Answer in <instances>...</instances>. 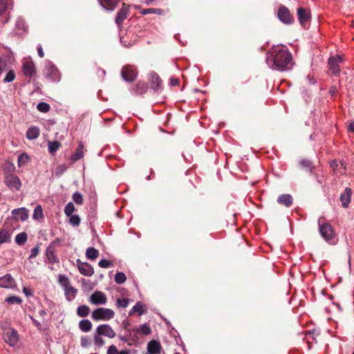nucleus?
Segmentation results:
<instances>
[{"instance_id":"obj_1","label":"nucleus","mask_w":354,"mask_h":354,"mask_svg":"<svg viewBox=\"0 0 354 354\" xmlns=\"http://www.w3.org/2000/svg\"><path fill=\"white\" fill-rule=\"evenodd\" d=\"M266 63L272 69L287 71L291 69L292 66V55L286 46H273L267 53Z\"/></svg>"},{"instance_id":"obj_2","label":"nucleus","mask_w":354,"mask_h":354,"mask_svg":"<svg viewBox=\"0 0 354 354\" xmlns=\"http://www.w3.org/2000/svg\"><path fill=\"white\" fill-rule=\"evenodd\" d=\"M319 231L322 237L330 244L335 243L336 233L329 223H322L319 225Z\"/></svg>"},{"instance_id":"obj_3","label":"nucleus","mask_w":354,"mask_h":354,"mask_svg":"<svg viewBox=\"0 0 354 354\" xmlns=\"http://www.w3.org/2000/svg\"><path fill=\"white\" fill-rule=\"evenodd\" d=\"M44 75L50 82H59L61 79V75L57 67L50 62L45 64L44 69Z\"/></svg>"},{"instance_id":"obj_4","label":"nucleus","mask_w":354,"mask_h":354,"mask_svg":"<svg viewBox=\"0 0 354 354\" xmlns=\"http://www.w3.org/2000/svg\"><path fill=\"white\" fill-rule=\"evenodd\" d=\"M115 313L110 308H98L92 313L91 317L95 321H108L113 318Z\"/></svg>"},{"instance_id":"obj_5","label":"nucleus","mask_w":354,"mask_h":354,"mask_svg":"<svg viewBox=\"0 0 354 354\" xmlns=\"http://www.w3.org/2000/svg\"><path fill=\"white\" fill-rule=\"evenodd\" d=\"M22 71L24 75L32 77L36 73L35 65L30 57L24 58L22 61Z\"/></svg>"},{"instance_id":"obj_6","label":"nucleus","mask_w":354,"mask_h":354,"mask_svg":"<svg viewBox=\"0 0 354 354\" xmlns=\"http://www.w3.org/2000/svg\"><path fill=\"white\" fill-rule=\"evenodd\" d=\"M121 75L124 80L127 82H133L137 76V71L133 66H123Z\"/></svg>"},{"instance_id":"obj_7","label":"nucleus","mask_w":354,"mask_h":354,"mask_svg":"<svg viewBox=\"0 0 354 354\" xmlns=\"http://www.w3.org/2000/svg\"><path fill=\"white\" fill-rule=\"evenodd\" d=\"M5 183L12 191L19 190L21 186L19 178L14 174L7 175L5 178Z\"/></svg>"},{"instance_id":"obj_8","label":"nucleus","mask_w":354,"mask_h":354,"mask_svg":"<svg viewBox=\"0 0 354 354\" xmlns=\"http://www.w3.org/2000/svg\"><path fill=\"white\" fill-rule=\"evenodd\" d=\"M3 339L10 346H15L19 340L18 333L16 330L12 328L7 332H3Z\"/></svg>"},{"instance_id":"obj_9","label":"nucleus","mask_w":354,"mask_h":354,"mask_svg":"<svg viewBox=\"0 0 354 354\" xmlns=\"http://www.w3.org/2000/svg\"><path fill=\"white\" fill-rule=\"evenodd\" d=\"M279 19L286 24H290L293 22L294 19L290 15L288 9L284 6H280L277 14Z\"/></svg>"},{"instance_id":"obj_10","label":"nucleus","mask_w":354,"mask_h":354,"mask_svg":"<svg viewBox=\"0 0 354 354\" xmlns=\"http://www.w3.org/2000/svg\"><path fill=\"white\" fill-rule=\"evenodd\" d=\"M129 13V6L126 3H123L122 8L118 12L115 17V24L120 28L122 26L124 20L127 17Z\"/></svg>"},{"instance_id":"obj_11","label":"nucleus","mask_w":354,"mask_h":354,"mask_svg":"<svg viewBox=\"0 0 354 354\" xmlns=\"http://www.w3.org/2000/svg\"><path fill=\"white\" fill-rule=\"evenodd\" d=\"M297 17L300 24L303 27H306L311 18L310 10L299 8L297 9Z\"/></svg>"},{"instance_id":"obj_12","label":"nucleus","mask_w":354,"mask_h":354,"mask_svg":"<svg viewBox=\"0 0 354 354\" xmlns=\"http://www.w3.org/2000/svg\"><path fill=\"white\" fill-rule=\"evenodd\" d=\"M343 62V57L340 55L330 57L328 59V66L330 71L334 74L337 75L340 71L339 64Z\"/></svg>"},{"instance_id":"obj_13","label":"nucleus","mask_w":354,"mask_h":354,"mask_svg":"<svg viewBox=\"0 0 354 354\" xmlns=\"http://www.w3.org/2000/svg\"><path fill=\"white\" fill-rule=\"evenodd\" d=\"M89 301L94 305L105 304L107 301V298L104 292L95 291L91 295Z\"/></svg>"},{"instance_id":"obj_14","label":"nucleus","mask_w":354,"mask_h":354,"mask_svg":"<svg viewBox=\"0 0 354 354\" xmlns=\"http://www.w3.org/2000/svg\"><path fill=\"white\" fill-rule=\"evenodd\" d=\"M149 81L151 83V87L154 91L159 92L162 91V80L157 73L155 72L150 73Z\"/></svg>"},{"instance_id":"obj_15","label":"nucleus","mask_w":354,"mask_h":354,"mask_svg":"<svg viewBox=\"0 0 354 354\" xmlns=\"http://www.w3.org/2000/svg\"><path fill=\"white\" fill-rule=\"evenodd\" d=\"M15 221H25L28 218V212L25 207L15 209L12 211Z\"/></svg>"},{"instance_id":"obj_16","label":"nucleus","mask_w":354,"mask_h":354,"mask_svg":"<svg viewBox=\"0 0 354 354\" xmlns=\"http://www.w3.org/2000/svg\"><path fill=\"white\" fill-rule=\"evenodd\" d=\"M96 333L98 335H104L109 338H113L115 336V333L111 326L108 324H102L97 326Z\"/></svg>"},{"instance_id":"obj_17","label":"nucleus","mask_w":354,"mask_h":354,"mask_svg":"<svg viewBox=\"0 0 354 354\" xmlns=\"http://www.w3.org/2000/svg\"><path fill=\"white\" fill-rule=\"evenodd\" d=\"M77 268L80 272L85 276H92L94 273L93 268L86 262H82L80 260H77Z\"/></svg>"},{"instance_id":"obj_18","label":"nucleus","mask_w":354,"mask_h":354,"mask_svg":"<svg viewBox=\"0 0 354 354\" xmlns=\"http://www.w3.org/2000/svg\"><path fill=\"white\" fill-rule=\"evenodd\" d=\"M15 286V281L10 274H7L0 277V288H14Z\"/></svg>"},{"instance_id":"obj_19","label":"nucleus","mask_w":354,"mask_h":354,"mask_svg":"<svg viewBox=\"0 0 354 354\" xmlns=\"http://www.w3.org/2000/svg\"><path fill=\"white\" fill-rule=\"evenodd\" d=\"M351 189L347 187L344 189V192L340 195V201L342 203V207L345 208L348 207V205L351 199Z\"/></svg>"},{"instance_id":"obj_20","label":"nucleus","mask_w":354,"mask_h":354,"mask_svg":"<svg viewBox=\"0 0 354 354\" xmlns=\"http://www.w3.org/2000/svg\"><path fill=\"white\" fill-rule=\"evenodd\" d=\"M161 345L156 340H151L147 344V351L149 354H160Z\"/></svg>"},{"instance_id":"obj_21","label":"nucleus","mask_w":354,"mask_h":354,"mask_svg":"<svg viewBox=\"0 0 354 354\" xmlns=\"http://www.w3.org/2000/svg\"><path fill=\"white\" fill-rule=\"evenodd\" d=\"M277 202L280 205H283L288 207L292 205L293 199L290 194H281L278 197Z\"/></svg>"},{"instance_id":"obj_22","label":"nucleus","mask_w":354,"mask_h":354,"mask_svg":"<svg viewBox=\"0 0 354 354\" xmlns=\"http://www.w3.org/2000/svg\"><path fill=\"white\" fill-rule=\"evenodd\" d=\"M12 230L2 228L0 230V245L8 243L11 240Z\"/></svg>"},{"instance_id":"obj_23","label":"nucleus","mask_w":354,"mask_h":354,"mask_svg":"<svg viewBox=\"0 0 354 354\" xmlns=\"http://www.w3.org/2000/svg\"><path fill=\"white\" fill-rule=\"evenodd\" d=\"M84 156V145L82 142H80L75 151L71 155V160L76 162Z\"/></svg>"},{"instance_id":"obj_24","label":"nucleus","mask_w":354,"mask_h":354,"mask_svg":"<svg viewBox=\"0 0 354 354\" xmlns=\"http://www.w3.org/2000/svg\"><path fill=\"white\" fill-rule=\"evenodd\" d=\"M120 0H100V5L106 10H113Z\"/></svg>"},{"instance_id":"obj_25","label":"nucleus","mask_w":354,"mask_h":354,"mask_svg":"<svg viewBox=\"0 0 354 354\" xmlns=\"http://www.w3.org/2000/svg\"><path fill=\"white\" fill-rule=\"evenodd\" d=\"M39 136V129L37 127L29 128L26 131V138L28 140H35Z\"/></svg>"},{"instance_id":"obj_26","label":"nucleus","mask_w":354,"mask_h":354,"mask_svg":"<svg viewBox=\"0 0 354 354\" xmlns=\"http://www.w3.org/2000/svg\"><path fill=\"white\" fill-rule=\"evenodd\" d=\"M148 89L147 84L145 82H138L133 89L136 95H142L147 92Z\"/></svg>"},{"instance_id":"obj_27","label":"nucleus","mask_w":354,"mask_h":354,"mask_svg":"<svg viewBox=\"0 0 354 354\" xmlns=\"http://www.w3.org/2000/svg\"><path fill=\"white\" fill-rule=\"evenodd\" d=\"M79 328L83 332H88L92 328V324L88 319H82L79 322Z\"/></svg>"},{"instance_id":"obj_28","label":"nucleus","mask_w":354,"mask_h":354,"mask_svg":"<svg viewBox=\"0 0 354 354\" xmlns=\"http://www.w3.org/2000/svg\"><path fill=\"white\" fill-rule=\"evenodd\" d=\"M99 252L97 249L93 247L87 248L86 251V257L88 259L95 260L97 258Z\"/></svg>"},{"instance_id":"obj_29","label":"nucleus","mask_w":354,"mask_h":354,"mask_svg":"<svg viewBox=\"0 0 354 354\" xmlns=\"http://www.w3.org/2000/svg\"><path fill=\"white\" fill-rule=\"evenodd\" d=\"M64 288L67 299L69 301L72 300L76 295L77 290L70 285Z\"/></svg>"},{"instance_id":"obj_30","label":"nucleus","mask_w":354,"mask_h":354,"mask_svg":"<svg viewBox=\"0 0 354 354\" xmlns=\"http://www.w3.org/2000/svg\"><path fill=\"white\" fill-rule=\"evenodd\" d=\"M90 313V308L86 305L80 306L77 308V315L80 317H85L88 315Z\"/></svg>"},{"instance_id":"obj_31","label":"nucleus","mask_w":354,"mask_h":354,"mask_svg":"<svg viewBox=\"0 0 354 354\" xmlns=\"http://www.w3.org/2000/svg\"><path fill=\"white\" fill-rule=\"evenodd\" d=\"M28 235L26 232H21L15 237V242L19 245H23L27 241Z\"/></svg>"},{"instance_id":"obj_32","label":"nucleus","mask_w":354,"mask_h":354,"mask_svg":"<svg viewBox=\"0 0 354 354\" xmlns=\"http://www.w3.org/2000/svg\"><path fill=\"white\" fill-rule=\"evenodd\" d=\"M48 151L53 154L56 152L61 147V143L58 141H49L48 144Z\"/></svg>"},{"instance_id":"obj_33","label":"nucleus","mask_w":354,"mask_h":354,"mask_svg":"<svg viewBox=\"0 0 354 354\" xmlns=\"http://www.w3.org/2000/svg\"><path fill=\"white\" fill-rule=\"evenodd\" d=\"M44 214H43V209L41 205H37L33 212L32 214V218L34 220H39L43 218Z\"/></svg>"},{"instance_id":"obj_34","label":"nucleus","mask_w":354,"mask_h":354,"mask_svg":"<svg viewBox=\"0 0 354 354\" xmlns=\"http://www.w3.org/2000/svg\"><path fill=\"white\" fill-rule=\"evenodd\" d=\"M46 257H47L48 260L49 261V262H50V263L58 262V259L56 257L53 250H52L51 248H48L46 249Z\"/></svg>"},{"instance_id":"obj_35","label":"nucleus","mask_w":354,"mask_h":354,"mask_svg":"<svg viewBox=\"0 0 354 354\" xmlns=\"http://www.w3.org/2000/svg\"><path fill=\"white\" fill-rule=\"evenodd\" d=\"M140 13L142 15H146L148 14H156V15H161L163 14V11H162V10H161L160 8H147V9H143L140 12Z\"/></svg>"},{"instance_id":"obj_36","label":"nucleus","mask_w":354,"mask_h":354,"mask_svg":"<svg viewBox=\"0 0 354 354\" xmlns=\"http://www.w3.org/2000/svg\"><path fill=\"white\" fill-rule=\"evenodd\" d=\"M136 332L145 335H147L151 333V330L147 324H145L141 325L139 328H136Z\"/></svg>"},{"instance_id":"obj_37","label":"nucleus","mask_w":354,"mask_h":354,"mask_svg":"<svg viewBox=\"0 0 354 354\" xmlns=\"http://www.w3.org/2000/svg\"><path fill=\"white\" fill-rule=\"evenodd\" d=\"M114 279L118 284H122L126 281L127 277L124 272H118L115 274Z\"/></svg>"},{"instance_id":"obj_38","label":"nucleus","mask_w":354,"mask_h":354,"mask_svg":"<svg viewBox=\"0 0 354 354\" xmlns=\"http://www.w3.org/2000/svg\"><path fill=\"white\" fill-rule=\"evenodd\" d=\"M29 160V156L26 153H23L18 157V166L22 167L26 165Z\"/></svg>"},{"instance_id":"obj_39","label":"nucleus","mask_w":354,"mask_h":354,"mask_svg":"<svg viewBox=\"0 0 354 354\" xmlns=\"http://www.w3.org/2000/svg\"><path fill=\"white\" fill-rule=\"evenodd\" d=\"M129 304V299L127 298L118 299L116 300V306L118 308H127Z\"/></svg>"},{"instance_id":"obj_40","label":"nucleus","mask_w":354,"mask_h":354,"mask_svg":"<svg viewBox=\"0 0 354 354\" xmlns=\"http://www.w3.org/2000/svg\"><path fill=\"white\" fill-rule=\"evenodd\" d=\"M133 310L138 313L139 315H142L145 313V310L141 302L138 301L133 307Z\"/></svg>"},{"instance_id":"obj_41","label":"nucleus","mask_w":354,"mask_h":354,"mask_svg":"<svg viewBox=\"0 0 354 354\" xmlns=\"http://www.w3.org/2000/svg\"><path fill=\"white\" fill-rule=\"evenodd\" d=\"M37 109L42 113H46L50 110V105L46 102H39L37 106Z\"/></svg>"},{"instance_id":"obj_42","label":"nucleus","mask_w":354,"mask_h":354,"mask_svg":"<svg viewBox=\"0 0 354 354\" xmlns=\"http://www.w3.org/2000/svg\"><path fill=\"white\" fill-rule=\"evenodd\" d=\"M301 166L308 171H311L313 170L312 162L309 160L304 159L300 162Z\"/></svg>"},{"instance_id":"obj_43","label":"nucleus","mask_w":354,"mask_h":354,"mask_svg":"<svg viewBox=\"0 0 354 354\" xmlns=\"http://www.w3.org/2000/svg\"><path fill=\"white\" fill-rule=\"evenodd\" d=\"M59 283L63 288H65L70 285V281L68 277L64 274L59 275Z\"/></svg>"},{"instance_id":"obj_44","label":"nucleus","mask_w":354,"mask_h":354,"mask_svg":"<svg viewBox=\"0 0 354 354\" xmlns=\"http://www.w3.org/2000/svg\"><path fill=\"white\" fill-rule=\"evenodd\" d=\"M98 266L102 268H108L111 266H113V263L112 261L107 259H102L98 262Z\"/></svg>"},{"instance_id":"obj_45","label":"nucleus","mask_w":354,"mask_h":354,"mask_svg":"<svg viewBox=\"0 0 354 354\" xmlns=\"http://www.w3.org/2000/svg\"><path fill=\"white\" fill-rule=\"evenodd\" d=\"M75 211V206L73 203H68L64 209L65 214L68 216H71Z\"/></svg>"},{"instance_id":"obj_46","label":"nucleus","mask_w":354,"mask_h":354,"mask_svg":"<svg viewBox=\"0 0 354 354\" xmlns=\"http://www.w3.org/2000/svg\"><path fill=\"white\" fill-rule=\"evenodd\" d=\"M6 301L9 304H20L22 301L21 299L16 296H10L6 299Z\"/></svg>"},{"instance_id":"obj_47","label":"nucleus","mask_w":354,"mask_h":354,"mask_svg":"<svg viewBox=\"0 0 354 354\" xmlns=\"http://www.w3.org/2000/svg\"><path fill=\"white\" fill-rule=\"evenodd\" d=\"M73 200L77 205H82L83 203L82 195L78 192L73 194Z\"/></svg>"},{"instance_id":"obj_48","label":"nucleus","mask_w":354,"mask_h":354,"mask_svg":"<svg viewBox=\"0 0 354 354\" xmlns=\"http://www.w3.org/2000/svg\"><path fill=\"white\" fill-rule=\"evenodd\" d=\"M15 27L19 30H22V31H25L27 28L26 26L25 21L21 19H19L17 21Z\"/></svg>"},{"instance_id":"obj_49","label":"nucleus","mask_w":354,"mask_h":354,"mask_svg":"<svg viewBox=\"0 0 354 354\" xmlns=\"http://www.w3.org/2000/svg\"><path fill=\"white\" fill-rule=\"evenodd\" d=\"M15 78V74L14 71H10L6 75L3 82H12Z\"/></svg>"},{"instance_id":"obj_50","label":"nucleus","mask_w":354,"mask_h":354,"mask_svg":"<svg viewBox=\"0 0 354 354\" xmlns=\"http://www.w3.org/2000/svg\"><path fill=\"white\" fill-rule=\"evenodd\" d=\"M8 8L6 0H0V15H2Z\"/></svg>"},{"instance_id":"obj_51","label":"nucleus","mask_w":354,"mask_h":354,"mask_svg":"<svg viewBox=\"0 0 354 354\" xmlns=\"http://www.w3.org/2000/svg\"><path fill=\"white\" fill-rule=\"evenodd\" d=\"M94 343L96 346L100 347L104 345V341L101 337L95 335L94 337Z\"/></svg>"},{"instance_id":"obj_52","label":"nucleus","mask_w":354,"mask_h":354,"mask_svg":"<svg viewBox=\"0 0 354 354\" xmlns=\"http://www.w3.org/2000/svg\"><path fill=\"white\" fill-rule=\"evenodd\" d=\"M38 254H39V248L37 246H36L31 250L30 254L29 256V259H32V258L36 257L38 255Z\"/></svg>"},{"instance_id":"obj_53","label":"nucleus","mask_w":354,"mask_h":354,"mask_svg":"<svg viewBox=\"0 0 354 354\" xmlns=\"http://www.w3.org/2000/svg\"><path fill=\"white\" fill-rule=\"evenodd\" d=\"M0 327L3 330V332H7L9 329L12 328L10 326V324L6 322L0 323Z\"/></svg>"},{"instance_id":"obj_54","label":"nucleus","mask_w":354,"mask_h":354,"mask_svg":"<svg viewBox=\"0 0 354 354\" xmlns=\"http://www.w3.org/2000/svg\"><path fill=\"white\" fill-rule=\"evenodd\" d=\"M89 344V339L87 337H81V346L82 347H86Z\"/></svg>"},{"instance_id":"obj_55","label":"nucleus","mask_w":354,"mask_h":354,"mask_svg":"<svg viewBox=\"0 0 354 354\" xmlns=\"http://www.w3.org/2000/svg\"><path fill=\"white\" fill-rule=\"evenodd\" d=\"M118 350L115 346L111 345L109 347L107 354H117Z\"/></svg>"},{"instance_id":"obj_56","label":"nucleus","mask_w":354,"mask_h":354,"mask_svg":"<svg viewBox=\"0 0 354 354\" xmlns=\"http://www.w3.org/2000/svg\"><path fill=\"white\" fill-rule=\"evenodd\" d=\"M169 84L171 86H177L179 84V80L178 78L171 77L169 80Z\"/></svg>"},{"instance_id":"obj_57","label":"nucleus","mask_w":354,"mask_h":354,"mask_svg":"<svg viewBox=\"0 0 354 354\" xmlns=\"http://www.w3.org/2000/svg\"><path fill=\"white\" fill-rule=\"evenodd\" d=\"M37 49L38 55L40 57H43L44 56V53L42 47L40 44L37 45Z\"/></svg>"},{"instance_id":"obj_58","label":"nucleus","mask_w":354,"mask_h":354,"mask_svg":"<svg viewBox=\"0 0 354 354\" xmlns=\"http://www.w3.org/2000/svg\"><path fill=\"white\" fill-rule=\"evenodd\" d=\"M23 292L27 296V297H29V296H32V293L31 292V290L26 288V287H24L23 288Z\"/></svg>"},{"instance_id":"obj_59","label":"nucleus","mask_w":354,"mask_h":354,"mask_svg":"<svg viewBox=\"0 0 354 354\" xmlns=\"http://www.w3.org/2000/svg\"><path fill=\"white\" fill-rule=\"evenodd\" d=\"M337 92V89L336 86H332L330 88L329 93L330 95H333Z\"/></svg>"},{"instance_id":"obj_60","label":"nucleus","mask_w":354,"mask_h":354,"mask_svg":"<svg viewBox=\"0 0 354 354\" xmlns=\"http://www.w3.org/2000/svg\"><path fill=\"white\" fill-rule=\"evenodd\" d=\"M348 131L354 133V122H351L348 126Z\"/></svg>"},{"instance_id":"obj_61","label":"nucleus","mask_w":354,"mask_h":354,"mask_svg":"<svg viewBox=\"0 0 354 354\" xmlns=\"http://www.w3.org/2000/svg\"><path fill=\"white\" fill-rule=\"evenodd\" d=\"M337 165H338V164L336 160H333L330 164L331 167H333L334 169L336 168L337 167Z\"/></svg>"},{"instance_id":"obj_62","label":"nucleus","mask_w":354,"mask_h":354,"mask_svg":"<svg viewBox=\"0 0 354 354\" xmlns=\"http://www.w3.org/2000/svg\"><path fill=\"white\" fill-rule=\"evenodd\" d=\"M69 221L71 222H73V221H80V219L77 216H75V217H71L70 219H69Z\"/></svg>"},{"instance_id":"obj_63","label":"nucleus","mask_w":354,"mask_h":354,"mask_svg":"<svg viewBox=\"0 0 354 354\" xmlns=\"http://www.w3.org/2000/svg\"><path fill=\"white\" fill-rule=\"evenodd\" d=\"M39 314L41 315V316H45L46 315V313L44 310H41L39 311Z\"/></svg>"},{"instance_id":"obj_64","label":"nucleus","mask_w":354,"mask_h":354,"mask_svg":"<svg viewBox=\"0 0 354 354\" xmlns=\"http://www.w3.org/2000/svg\"><path fill=\"white\" fill-rule=\"evenodd\" d=\"M119 354H129V351H127V350L122 351L119 353Z\"/></svg>"}]
</instances>
